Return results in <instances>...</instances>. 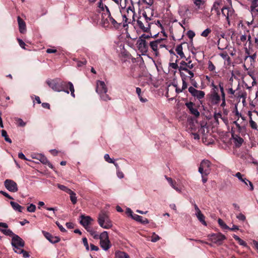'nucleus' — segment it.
Here are the masks:
<instances>
[{"label":"nucleus","instance_id":"obj_1","mask_svg":"<svg viewBox=\"0 0 258 258\" xmlns=\"http://www.w3.org/2000/svg\"><path fill=\"white\" fill-rule=\"evenodd\" d=\"M46 83L54 91H63L69 94V91L68 89H69L71 95L75 97L74 85L71 82H64L59 78H55L54 79L47 80Z\"/></svg>","mask_w":258,"mask_h":258},{"label":"nucleus","instance_id":"obj_2","mask_svg":"<svg viewBox=\"0 0 258 258\" xmlns=\"http://www.w3.org/2000/svg\"><path fill=\"white\" fill-rule=\"evenodd\" d=\"M152 19L147 16L146 12L144 11L142 15L140 14L137 20V26L144 32L148 33L150 31L151 25L153 24Z\"/></svg>","mask_w":258,"mask_h":258},{"label":"nucleus","instance_id":"obj_3","mask_svg":"<svg viewBox=\"0 0 258 258\" xmlns=\"http://www.w3.org/2000/svg\"><path fill=\"white\" fill-rule=\"evenodd\" d=\"M96 91L102 100L107 101L111 100V97L107 94V88L103 81L99 80L97 81Z\"/></svg>","mask_w":258,"mask_h":258},{"label":"nucleus","instance_id":"obj_4","mask_svg":"<svg viewBox=\"0 0 258 258\" xmlns=\"http://www.w3.org/2000/svg\"><path fill=\"white\" fill-rule=\"evenodd\" d=\"M98 222L99 225L104 229H109L112 226V223L110 220L107 213L101 212L98 215Z\"/></svg>","mask_w":258,"mask_h":258},{"label":"nucleus","instance_id":"obj_5","mask_svg":"<svg viewBox=\"0 0 258 258\" xmlns=\"http://www.w3.org/2000/svg\"><path fill=\"white\" fill-rule=\"evenodd\" d=\"M222 15L226 17V21L230 25V21L234 18V10L232 7H224L221 9Z\"/></svg>","mask_w":258,"mask_h":258},{"label":"nucleus","instance_id":"obj_6","mask_svg":"<svg viewBox=\"0 0 258 258\" xmlns=\"http://www.w3.org/2000/svg\"><path fill=\"white\" fill-rule=\"evenodd\" d=\"M211 163L208 160H203L199 168V172L202 174L208 175L211 171Z\"/></svg>","mask_w":258,"mask_h":258},{"label":"nucleus","instance_id":"obj_7","mask_svg":"<svg viewBox=\"0 0 258 258\" xmlns=\"http://www.w3.org/2000/svg\"><path fill=\"white\" fill-rule=\"evenodd\" d=\"M105 6V9L106 10V14L104 13V14L105 15H107V17L104 20H103V18H102V20L103 21L104 24H105L106 23H109V22H110L114 28H115L116 29H118L121 26V23H118L115 19H114L111 17L108 8L106 6Z\"/></svg>","mask_w":258,"mask_h":258},{"label":"nucleus","instance_id":"obj_8","mask_svg":"<svg viewBox=\"0 0 258 258\" xmlns=\"http://www.w3.org/2000/svg\"><path fill=\"white\" fill-rule=\"evenodd\" d=\"M212 86L213 87V91L212 92L211 99L213 103L218 104L221 101V97L218 93L219 85L217 86L215 85L214 83H212Z\"/></svg>","mask_w":258,"mask_h":258},{"label":"nucleus","instance_id":"obj_9","mask_svg":"<svg viewBox=\"0 0 258 258\" xmlns=\"http://www.w3.org/2000/svg\"><path fill=\"white\" fill-rule=\"evenodd\" d=\"M188 90L191 95L199 100L205 97V93L203 91L197 90L193 87H189Z\"/></svg>","mask_w":258,"mask_h":258},{"label":"nucleus","instance_id":"obj_10","mask_svg":"<svg viewBox=\"0 0 258 258\" xmlns=\"http://www.w3.org/2000/svg\"><path fill=\"white\" fill-rule=\"evenodd\" d=\"M135 12L134 11V6H129L126 9V14H124L123 15V21H124V22L123 23V27H125L127 25V21L128 20V17H129L130 16H132L133 21H135Z\"/></svg>","mask_w":258,"mask_h":258},{"label":"nucleus","instance_id":"obj_11","mask_svg":"<svg viewBox=\"0 0 258 258\" xmlns=\"http://www.w3.org/2000/svg\"><path fill=\"white\" fill-rule=\"evenodd\" d=\"M6 188L11 192H17L18 190L17 184L11 179H6L4 182Z\"/></svg>","mask_w":258,"mask_h":258},{"label":"nucleus","instance_id":"obj_12","mask_svg":"<svg viewBox=\"0 0 258 258\" xmlns=\"http://www.w3.org/2000/svg\"><path fill=\"white\" fill-rule=\"evenodd\" d=\"M11 243L15 248H18V247H23L25 245L24 241L18 235H15L12 238Z\"/></svg>","mask_w":258,"mask_h":258},{"label":"nucleus","instance_id":"obj_13","mask_svg":"<svg viewBox=\"0 0 258 258\" xmlns=\"http://www.w3.org/2000/svg\"><path fill=\"white\" fill-rule=\"evenodd\" d=\"M186 107L189 111V113L194 115L196 117H198L200 114L197 108H196V104L192 102H188L185 103Z\"/></svg>","mask_w":258,"mask_h":258},{"label":"nucleus","instance_id":"obj_14","mask_svg":"<svg viewBox=\"0 0 258 258\" xmlns=\"http://www.w3.org/2000/svg\"><path fill=\"white\" fill-rule=\"evenodd\" d=\"M211 239L213 242L220 245L222 241L226 239V237L221 233H214L211 234Z\"/></svg>","mask_w":258,"mask_h":258},{"label":"nucleus","instance_id":"obj_15","mask_svg":"<svg viewBox=\"0 0 258 258\" xmlns=\"http://www.w3.org/2000/svg\"><path fill=\"white\" fill-rule=\"evenodd\" d=\"M137 45L139 50L142 53H146L148 51V45L146 40L139 38L137 41Z\"/></svg>","mask_w":258,"mask_h":258},{"label":"nucleus","instance_id":"obj_16","mask_svg":"<svg viewBox=\"0 0 258 258\" xmlns=\"http://www.w3.org/2000/svg\"><path fill=\"white\" fill-rule=\"evenodd\" d=\"M245 53L247 54V55L244 57V62H246L247 61H249L250 66H252V68H254V63L255 62L256 57V53H254L251 55H249V52L247 48H246Z\"/></svg>","mask_w":258,"mask_h":258},{"label":"nucleus","instance_id":"obj_17","mask_svg":"<svg viewBox=\"0 0 258 258\" xmlns=\"http://www.w3.org/2000/svg\"><path fill=\"white\" fill-rule=\"evenodd\" d=\"M44 236L51 243H56L58 242L60 239L59 237L57 236H53L50 233L48 232L42 231Z\"/></svg>","mask_w":258,"mask_h":258},{"label":"nucleus","instance_id":"obj_18","mask_svg":"<svg viewBox=\"0 0 258 258\" xmlns=\"http://www.w3.org/2000/svg\"><path fill=\"white\" fill-rule=\"evenodd\" d=\"M81 220L80 221V223L85 228L89 227V225H90L91 221L93 220L91 217L89 216H85L84 215H82L81 216Z\"/></svg>","mask_w":258,"mask_h":258},{"label":"nucleus","instance_id":"obj_19","mask_svg":"<svg viewBox=\"0 0 258 258\" xmlns=\"http://www.w3.org/2000/svg\"><path fill=\"white\" fill-rule=\"evenodd\" d=\"M17 20L19 25V31L21 33L23 34L26 30V23L19 16L18 17Z\"/></svg>","mask_w":258,"mask_h":258},{"label":"nucleus","instance_id":"obj_20","mask_svg":"<svg viewBox=\"0 0 258 258\" xmlns=\"http://www.w3.org/2000/svg\"><path fill=\"white\" fill-rule=\"evenodd\" d=\"M232 136L233 139V142L236 147H240L242 145L244 141L243 139L238 135H235L234 134H232Z\"/></svg>","mask_w":258,"mask_h":258},{"label":"nucleus","instance_id":"obj_21","mask_svg":"<svg viewBox=\"0 0 258 258\" xmlns=\"http://www.w3.org/2000/svg\"><path fill=\"white\" fill-rule=\"evenodd\" d=\"M227 93L229 95V97L230 98H233L234 97L241 98L242 96V93L240 92L236 93V90H234L232 88H229L227 90Z\"/></svg>","mask_w":258,"mask_h":258},{"label":"nucleus","instance_id":"obj_22","mask_svg":"<svg viewBox=\"0 0 258 258\" xmlns=\"http://www.w3.org/2000/svg\"><path fill=\"white\" fill-rule=\"evenodd\" d=\"M132 219L143 224H147L149 223L148 219H143V217L135 214L132 216Z\"/></svg>","mask_w":258,"mask_h":258},{"label":"nucleus","instance_id":"obj_23","mask_svg":"<svg viewBox=\"0 0 258 258\" xmlns=\"http://www.w3.org/2000/svg\"><path fill=\"white\" fill-rule=\"evenodd\" d=\"M180 71H184L188 73V75H189L190 76H189V79L190 81H193L194 80V73L193 71H190V70L188 69L187 67H183V66H179V72H180Z\"/></svg>","mask_w":258,"mask_h":258},{"label":"nucleus","instance_id":"obj_24","mask_svg":"<svg viewBox=\"0 0 258 258\" xmlns=\"http://www.w3.org/2000/svg\"><path fill=\"white\" fill-rule=\"evenodd\" d=\"M158 42L155 41H151L150 43V46L153 51L154 52L156 56H158L159 54V52L158 51V45L157 44Z\"/></svg>","mask_w":258,"mask_h":258},{"label":"nucleus","instance_id":"obj_25","mask_svg":"<svg viewBox=\"0 0 258 258\" xmlns=\"http://www.w3.org/2000/svg\"><path fill=\"white\" fill-rule=\"evenodd\" d=\"M213 12L216 13L218 16H220L221 12L220 11V3L219 2H216L214 3L211 9V13Z\"/></svg>","mask_w":258,"mask_h":258},{"label":"nucleus","instance_id":"obj_26","mask_svg":"<svg viewBox=\"0 0 258 258\" xmlns=\"http://www.w3.org/2000/svg\"><path fill=\"white\" fill-rule=\"evenodd\" d=\"M101 247L105 250H107L111 246L109 240H100Z\"/></svg>","mask_w":258,"mask_h":258},{"label":"nucleus","instance_id":"obj_27","mask_svg":"<svg viewBox=\"0 0 258 258\" xmlns=\"http://www.w3.org/2000/svg\"><path fill=\"white\" fill-rule=\"evenodd\" d=\"M195 126H194V127H195L197 128V132L200 135H204L205 132V125L200 124L199 123L196 122V124H195Z\"/></svg>","mask_w":258,"mask_h":258},{"label":"nucleus","instance_id":"obj_28","mask_svg":"<svg viewBox=\"0 0 258 258\" xmlns=\"http://www.w3.org/2000/svg\"><path fill=\"white\" fill-rule=\"evenodd\" d=\"M39 160L41 163H42L44 164L47 165L49 168L51 169L53 168L52 164L48 160V159L45 156L43 155H41Z\"/></svg>","mask_w":258,"mask_h":258},{"label":"nucleus","instance_id":"obj_29","mask_svg":"<svg viewBox=\"0 0 258 258\" xmlns=\"http://www.w3.org/2000/svg\"><path fill=\"white\" fill-rule=\"evenodd\" d=\"M165 177L172 188L176 191H180V189L178 187V185L175 181H173L171 177H168L167 176H165Z\"/></svg>","mask_w":258,"mask_h":258},{"label":"nucleus","instance_id":"obj_30","mask_svg":"<svg viewBox=\"0 0 258 258\" xmlns=\"http://www.w3.org/2000/svg\"><path fill=\"white\" fill-rule=\"evenodd\" d=\"M194 126H195V125L194 123H192V124L190 125V128L193 138L195 140H199L200 135L197 132V128L195 127H194Z\"/></svg>","mask_w":258,"mask_h":258},{"label":"nucleus","instance_id":"obj_31","mask_svg":"<svg viewBox=\"0 0 258 258\" xmlns=\"http://www.w3.org/2000/svg\"><path fill=\"white\" fill-rule=\"evenodd\" d=\"M10 204L14 210L22 212V210L24 208L19 205L18 203L11 201Z\"/></svg>","mask_w":258,"mask_h":258},{"label":"nucleus","instance_id":"obj_32","mask_svg":"<svg viewBox=\"0 0 258 258\" xmlns=\"http://www.w3.org/2000/svg\"><path fill=\"white\" fill-rule=\"evenodd\" d=\"M175 51H176L177 53L179 55L181 58L185 57L182 51V46L181 44H179L176 46Z\"/></svg>","mask_w":258,"mask_h":258},{"label":"nucleus","instance_id":"obj_33","mask_svg":"<svg viewBox=\"0 0 258 258\" xmlns=\"http://www.w3.org/2000/svg\"><path fill=\"white\" fill-rule=\"evenodd\" d=\"M196 216L198 220L205 226L207 225V223L205 220V216L201 212H199V213H196Z\"/></svg>","mask_w":258,"mask_h":258},{"label":"nucleus","instance_id":"obj_34","mask_svg":"<svg viewBox=\"0 0 258 258\" xmlns=\"http://www.w3.org/2000/svg\"><path fill=\"white\" fill-rule=\"evenodd\" d=\"M219 88L220 89V91L221 92V100H224L225 99V93L224 92V84L222 82H220L219 83Z\"/></svg>","mask_w":258,"mask_h":258},{"label":"nucleus","instance_id":"obj_35","mask_svg":"<svg viewBox=\"0 0 258 258\" xmlns=\"http://www.w3.org/2000/svg\"><path fill=\"white\" fill-rule=\"evenodd\" d=\"M0 230L2 232H3L5 235L9 236L10 237H12L13 238V237H14L15 235H16L15 233H13V232L10 230V229H0Z\"/></svg>","mask_w":258,"mask_h":258},{"label":"nucleus","instance_id":"obj_36","mask_svg":"<svg viewBox=\"0 0 258 258\" xmlns=\"http://www.w3.org/2000/svg\"><path fill=\"white\" fill-rule=\"evenodd\" d=\"M116 258H130L129 255L123 251H118L115 253Z\"/></svg>","mask_w":258,"mask_h":258},{"label":"nucleus","instance_id":"obj_37","mask_svg":"<svg viewBox=\"0 0 258 258\" xmlns=\"http://www.w3.org/2000/svg\"><path fill=\"white\" fill-rule=\"evenodd\" d=\"M233 237L235 240H236L238 242V243L240 245L244 246H247V243L240 238H239L238 236L236 235L235 234H234L233 235Z\"/></svg>","mask_w":258,"mask_h":258},{"label":"nucleus","instance_id":"obj_38","mask_svg":"<svg viewBox=\"0 0 258 258\" xmlns=\"http://www.w3.org/2000/svg\"><path fill=\"white\" fill-rule=\"evenodd\" d=\"M2 136L5 138V140L6 142L9 143H12V140L10 138H9L6 131L4 130L2 131Z\"/></svg>","mask_w":258,"mask_h":258},{"label":"nucleus","instance_id":"obj_39","mask_svg":"<svg viewBox=\"0 0 258 258\" xmlns=\"http://www.w3.org/2000/svg\"><path fill=\"white\" fill-rule=\"evenodd\" d=\"M100 240H109L108 235L107 231H104L99 235Z\"/></svg>","mask_w":258,"mask_h":258},{"label":"nucleus","instance_id":"obj_40","mask_svg":"<svg viewBox=\"0 0 258 258\" xmlns=\"http://www.w3.org/2000/svg\"><path fill=\"white\" fill-rule=\"evenodd\" d=\"M166 39L164 38H160L157 39L155 41L158 42L157 43L160 48H163L166 47V45L164 43H163V41H164Z\"/></svg>","mask_w":258,"mask_h":258},{"label":"nucleus","instance_id":"obj_41","mask_svg":"<svg viewBox=\"0 0 258 258\" xmlns=\"http://www.w3.org/2000/svg\"><path fill=\"white\" fill-rule=\"evenodd\" d=\"M218 222L219 225L223 229H229V227L225 223V222L221 219H219Z\"/></svg>","mask_w":258,"mask_h":258},{"label":"nucleus","instance_id":"obj_42","mask_svg":"<svg viewBox=\"0 0 258 258\" xmlns=\"http://www.w3.org/2000/svg\"><path fill=\"white\" fill-rule=\"evenodd\" d=\"M86 63L87 60L85 58H82V59L80 60H77V66L79 68L86 65Z\"/></svg>","mask_w":258,"mask_h":258},{"label":"nucleus","instance_id":"obj_43","mask_svg":"<svg viewBox=\"0 0 258 258\" xmlns=\"http://www.w3.org/2000/svg\"><path fill=\"white\" fill-rule=\"evenodd\" d=\"M193 2L199 9H201V6L204 3V0H193Z\"/></svg>","mask_w":258,"mask_h":258},{"label":"nucleus","instance_id":"obj_44","mask_svg":"<svg viewBox=\"0 0 258 258\" xmlns=\"http://www.w3.org/2000/svg\"><path fill=\"white\" fill-rule=\"evenodd\" d=\"M220 55L225 60L228 61L230 60V57L226 52H223L220 53Z\"/></svg>","mask_w":258,"mask_h":258},{"label":"nucleus","instance_id":"obj_45","mask_svg":"<svg viewBox=\"0 0 258 258\" xmlns=\"http://www.w3.org/2000/svg\"><path fill=\"white\" fill-rule=\"evenodd\" d=\"M70 195V200L73 203V204L75 205L77 203V199L76 197V194L75 192H73V194H72Z\"/></svg>","mask_w":258,"mask_h":258},{"label":"nucleus","instance_id":"obj_46","mask_svg":"<svg viewBox=\"0 0 258 258\" xmlns=\"http://www.w3.org/2000/svg\"><path fill=\"white\" fill-rule=\"evenodd\" d=\"M211 32L212 31L211 29L207 28L202 33L201 36L204 37H207L209 35V34L211 33Z\"/></svg>","mask_w":258,"mask_h":258},{"label":"nucleus","instance_id":"obj_47","mask_svg":"<svg viewBox=\"0 0 258 258\" xmlns=\"http://www.w3.org/2000/svg\"><path fill=\"white\" fill-rule=\"evenodd\" d=\"M208 69L209 70V71L210 72H214L215 70V66L214 65V64L213 63V62L209 60L208 61Z\"/></svg>","mask_w":258,"mask_h":258},{"label":"nucleus","instance_id":"obj_48","mask_svg":"<svg viewBox=\"0 0 258 258\" xmlns=\"http://www.w3.org/2000/svg\"><path fill=\"white\" fill-rule=\"evenodd\" d=\"M27 210L29 212H34L36 210V206L35 205L31 204L27 207Z\"/></svg>","mask_w":258,"mask_h":258},{"label":"nucleus","instance_id":"obj_49","mask_svg":"<svg viewBox=\"0 0 258 258\" xmlns=\"http://www.w3.org/2000/svg\"><path fill=\"white\" fill-rule=\"evenodd\" d=\"M249 124L250 127L254 130H257V125L255 121H254L251 118H250V120H249Z\"/></svg>","mask_w":258,"mask_h":258},{"label":"nucleus","instance_id":"obj_50","mask_svg":"<svg viewBox=\"0 0 258 258\" xmlns=\"http://www.w3.org/2000/svg\"><path fill=\"white\" fill-rule=\"evenodd\" d=\"M235 176L237 177L242 182H245V180H247V179L245 178H243L242 176L243 175L241 174V173L240 172H237Z\"/></svg>","mask_w":258,"mask_h":258},{"label":"nucleus","instance_id":"obj_51","mask_svg":"<svg viewBox=\"0 0 258 258\" xmlns=\"http://www.w3.org/2000/svg\"><path fill=\"white\" fill-rule=\"evenodd\" d=\"M16 121H17V124L20 126H24L26 125V123L21 118H17Z\"/></svg>","mask_w":258,"mask_h":258},{"label":"nucleus","instance_id":"obj_52","mask_svg":"<svg viewBox=\"0 0 258 258\" xmlns=\"http://www.w3.org/2000/svg\"><path fill=\"white\" fill-rule=\"evenodd\" d=\"M104 159L105 160L109 163H114V161L112 159L110 158V157H109V155L107 154H105L104 155Z\"/></svg>","mask_w":258,"mask_h":258},{"label":"nucleus","instance_id":"obj_53","mask_svg":"<svg viewBox=\"0 0 258 258\" xmlns=\"http://www.w3.org/2000/svg\"><path fill=\"white\" fill-rule=\"evenodd\" d=\"M177 60H176L175 62H170L169 63V67H171L174 69H178L179 70V67L177 64Z\"/></svg>","mask_w":258,"mask_h":258},{"label":"nucleus","instance_id":"obj_54","mask_svg":"<svg viewBox=\"0 0 258 258\" xmlns=\"http://www.w3.org/2000/svg\"><path fill=\"white\" fill-rule=\"evenodd\" d=\"M187 36L189 39H192L195 36V33L191 30H189L187 32Z\"/></svg>","mask_w":258,"mask_h":258},{"label":"nucleus","instance_id":"obj_55","mask_svg":"<svg viewBox=\"0 0 258 258\" xmlns=\"http://www.w3.org/2000/svg\"><path fill=\"white\" fill-rule=\"evenodd\" d=\"M250 9L252 14L258 15V7H250Z\"/></svg>","mask_w":258,"mask_h":258},{"label":"nucleus","instance_id":"obj_56","mask_svg":"<svg viewBox=\"0 0 258 258\" xmlns=\"http://www.w3.org/2000/svg\"><path fill=\"white\" fill-rule=\"evenodd\" d=\"M82 241H83V243L84 246L86 247V249L88 250L89 249V244L88 243L87 239L86 237H84L82 239Z\"/></svg>","mask_w":258,"mask_h":258},{"label":"nucleus","instance_id":"obj_57","mask_svg":"<svg viewBox=\"0 0 258 258\" xmlns=\"http://www.w3.org/2000/svg\"><path fill=\"white\" fill-rule=\"evenodd\" d=\"M250 7H258V0H251Z\"/></svg>","mask_w":258,"mask_h":258},{"label":"nucleus","instance_id":"obj_58","mask_svg":"<svg viewBox=\"0 0 258 258\" xmlns=\"http://www.w3.org/2000/svg\"><path fill=\"white\" fill-rule=\"evenodd\" d=\"M55 223L57 225V226H58V227L59 228V229L61 232H65L67 231V230L65 229V228H64L61 225H60L58 222L57 221L55 222Z\"/></svg>","mask_w":258,"mask_h":258},{"label":"nucleus","instance_id":"obj_59","mask_svg":"<svg viewBox=\"0 0 258 258\" xmlns=\"http://www.w3.org/2000/svg\"><path fill=\"white\" fill-rule=\"evenodd\" d=\"M237 218L239 220H241V221H244L246 219V217L245 216L241 214V213H240L237 216H236Z\"/></svg>","mask_w":258,"mask_h":258},{"label":"nucleus","instance_id":"obj_60","mask_svg":"<svg viewBox=\"0 0 258 258\" xmlns=\"http://www.w3.org/2000/svg\"><path fill=\"white\" fill-rule=\"evenodd\" d=\"M151 37V36L148 34H143L139 38H141L143 40H146V39H149Z\"/></svg>","mask_w":258,"mask_h":258},{"label":"nucleus","instance_id":"obj_61","mask_svg":"<svg viewBox=\"0 0 258 258\" xmlns=\"http://www.w3.org/2000/svg\"><path fill=\"white\" fill-rule=\"evenodd\" d=\"M159 239H160L159 236L158 235L155 234V233H154L152 237L151 241L152 242H155L157 241Z\"/></svg>","mask_w":258,"mask_h":258},{"label":"nucleus","instance_id":"obj_62","mask_svg":"<svg viewBox=\"0 0 258 258\" xmlns=\"http://www.w3.org/2000/svg\"><path fill=\"white\" fill-rule=\"evenodd\" d=\"M222 114L220 113H215L214 115V119L216 122L218 123V118H222Z\"/></svg>","mask_w":258,"mask_h":258},{"label":"nucleus","instance_id":"obj_63","mask_svg":"<svg viewBox=\"0 0 258 258\" xmlns=\"http://www.w3.org/2000/svg\"><path fill=\"white\" fill-rule=\"evenodd\" d=\"M0 193L1 194H2L3 196H4L5 197H6V198H8V199H9L13 200V198L11 196H10L8 193H7L5 191L1 190V191H0Z\"/></svg>","mask_w":258,"mask_h":258},{"label":"nucleus","instance_id":"obj_64","mask_svg":"<svg viewBox=\"0 0 258 258\" xmlns=\"http://www.w3.org/2000/svg\"><path fill=\"white\" fill-rule=\"evenodd\" d=\"M86 230L90 233L91 235H93L95 234V231L93 230V229L91 227H88L85 228Z\"/></svg>","mask_w":258,"mask_h":258}]
</instances>
